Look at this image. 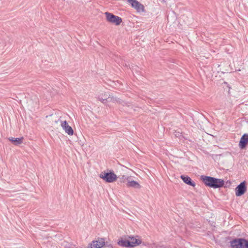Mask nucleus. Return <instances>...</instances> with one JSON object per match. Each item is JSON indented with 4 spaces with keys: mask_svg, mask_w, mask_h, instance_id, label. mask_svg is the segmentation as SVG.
<instances>
[{
    "mask_svg": "<svg viewBox=\"0 0 248 248\" xmlns=\"http://www.w3.org/2000/svg\"><path fill=\"white\" fill-rule=\"evenodd\" d=\"M8 140L12 142L15 145H18L23 142V137L20 138H9Z\"/></svg>",
    "mask_w": 248,
    "mask_h": 248,
    "instance_id": "4468645a",
    "label": "nucleus"
},
{
    "mask_svg": "<svg viewBox=\"0 0 248 248\" xmlns=\"http://www.w3.org/2000/svg\"><path fill=\"white\" fill-rule=\"evenodd\" d=\"M105 245V239L104 238L98 237L90 243L87 248H102Z\"/></svg>",
    "mask_w": 248,
    "mask_h": 248,
    "instance_id": "0eeeda50",
    "label": "nucleus"
},
{
    "mask_svg": "<svg viewBox=\"0 0 248 248\" xmlns=\"http://www.w3.org/2000/svg\"><path fill=\"white\" fill-rule=\"evenodd\" d=\"M143 243L141 236L138 235H127L120 238L117 244L119 246L133 248L138 247Z\"/></svg>",
    "mask_w": 248,
    "mask_h": 248,
    "instance_id": "f257e3e1",
    "label": "nucleus"
},
{
    "mask_svg": "<svg viewBox=\"0 0 248 248\" xmlns=\"http://www.w3.org/2000/svg\"><path fill=\"white\" fill-rule=\"evenodd\" d=\"M99 177L107 183H113L117 179V175L111 171L101 172L99 174Z\"/></svg>",
    "mask_w": 248,
    "mask_h": 248,
    "instance_id": "39448f33",
    "label": "nucleus"
},
{
    "mask_svg": "<svg viewBox=\"0 0 248 248\" xmlns=\"http://www.w3.org/2000/svg\"><path fill=\"white\" fill-rule=\"evenodd\" d=\"M106 21L116 26H118L122 23V19L119 16H115L113 14L106 12L104 13Z\"/></svg>",
    "mask_w": 248,
    "mask_h": 248,
    "instance_id": "7ed1b4c3",
    "label": "nucleus"
},
{
    "mask_svg": "<svg viewBox=\"0 0 248 248\" xmlns=\"http://www.w3.org/2000/svg\"><path fill=\"white\" fill-rule=\"evenodd\" d=\"M63 129L65 133L69 136H73L74 134V130L71 126H70L66 121H63Z\"/></svg>",
    "mask_w": 248,
    "mask_h": 248,
    "instance_id": "9d476101",
    "label": "nucleus"
},
{
    "mask_svg": "<svg viewBox=\"0 0 248 248\" xmlns=\"http://www.w3.org/2000/svg\"><path fill=\"white\" fill-rule=\"evenodd\" d=\"M232 248H248V241L244 239H237L231 242Z\"/></svg>",
    "mask_w": 248,
    "mask_h": 248,
    "instance_id": "423d86ee",
    "label": "nucleus"
},
{
    "mask_svg": "<svg viewBox=\"0 0 248 248\" xmlns=\"http://www.w3.org/2000/svg\"><path fill=\"white\" fill-rule=\"evenodd\" d=\"M180 177L183 180L184 182L186 184L191 186L193 187L195 186V183L194 182L192 181V180L189 177L186 175H182L180 176Z\"/></svg>",
    "mask_w": 248,
    "mask_h": 248,
    "instance_id": "ddd939ff",
    "label": "nucleus"
},
{
    "mask_svg": "<svg viewBox=\"0 0 248 248\" xmlns=\"http://www.w3.org/2000/svg\"><path fill=\"white\" fill-rule=\"evenodd\" d=\"M98 98L103 103L108 102L115 103L117 102L116 98L110 95L108 92H100L98 95Z\"/></svg>",
    "mask_w": 248,
    "mask_h": 248,
    "instance_id": "20e7f679",
    "label": "nucleus"
},
{
    "mask_svg": "<svg viewBox=\"0 0 248 248\" xmlns=\"http://www.w3.org/2000/svg\"><path fill=\"white\" fill-rule=\"evenodd\" d=\"M247 187L245 182L240 183L235 189V195L236 196H241L243 195L246 191Z\"/></svg>",
    "mask_w": 248,
    "mask_h": 248,
    "instance_id": "1a4fd4ad",
    "label": "nucleus"
},
{
    "mask_svg": "<svg viewBox=\"0 0 248 248\" xmlns=\"http://www.w3.org/2000/svg\"><path fill=\"white\" fill-rule=\"evenodd\" d=\"M248 143V134H245L241 138L239 143V146L241 149L245 148L247 144Z\"/></svg>",
    "mask_w": 248,
    "mask_h": 248,
    "instance_id": "9b49d317",
    "label": "nucleus"
},
{
    "mask_svg": "<svg viewBox=\"0 0 248 248\" xmlns=\"http://www.w3.org/2000/svg\"><path fill=\"white\" fill-rule=\"evenodd\" d=\"M125 178L127 180V186L132 187L136 188H140L141 187L140 185L139 184L138 182L134 180H130L129 179L128 177H125Z\"/></svg>",
    "mask_w": 248,
    "mask_h": 248,
    "instance_id": "f8f14e48",
    "label": "nucleus"
},
{
    "mask_svg": "<svg viewBox=\"0 0 248 248\" xmlns=\"http://www.w3.org/2000/svg\"><path fill=\"white\" fill-rule=\"evenodd\" d=\"M201 179L206 186L213 188L222 187L224 185V181L221 179L215 178L210 176L202 175Z\"/></svg>",
    "mask_w": 248,
    "mask_h": 248,
    "instance_id": "f03ea898",
    "label": "nucleus"
},
{
    "mask_svg": "<svg viewBox=\"0 0 248 248\" xmlns=\"http://www.w3.org/2000/svg\"><path fill=\"white\" fill-rule=\"evenodd\" d=\"M128 2L131 6L135 9L138 12H143L144 11V6L136 0H128Z\"/></svg>",
    "mask_w": 248,
    "mask_h": 248,
    "instance_id": "6e6552de",
    "label": "nucleus"
}]
</instances>
